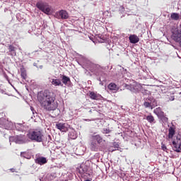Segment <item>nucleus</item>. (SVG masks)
Here are the masks:
<instances>
[{
    "label": "nucleus",
    "instance_id": "nucleus-1",
    "mask_svg": "<svg viewBox=\"0 0 181 181\" xmlns=\"http://www.w3.org/2000/svg\"><path fill=\"white\" fill-rule=\"evenodd\" d=\"M56 94L50 89L40 91L37 100L42 108L48 112L56 110L58 108V102L56 101Z\"/></svg>",
    "mask_w": 181,
    "mask_h": 181
},
{
    "label": "nucleus",
    "instance_id": "nucleus-2",
    "mask_svg": "<svg viewBox=\"0 0 181 181\" xmlns=\"http://www.w3.org/2000/svg\"><path fill=\"white\" fill-rule=\"evenodd\" d=\"M36 6L46 15H49L50 12H52V6H49L48 3H45V1H42V0L37 1Z\"/></svg>",
    "mask_w": 181,
    "mask_h": 181
},
{
    "label": "nucleus",
    "instance_id": "nucleus-3",
    "mask_svg": "<svg viewBox=\"0 0 181 181\" xmlns=\"http://www.w3.org/2000/svg\"><path fill=\"white\" fill-rule=\"evenodd\" d=\"M28 138L38 143H41L43 139V134L42 132L36 129L35 131H32L28 133Z\"/></svg>",
    "mask_w": 181,
    "mask_h": 181
},
{
    "label": "nucleus",
    "instance_id": "nucleus-4",
    "mask_svg": "<svg viewBox=\"0 0 181 181\" xmlns=\"http://www.w3.org/2000/svg\"><path fill=\"white\" fill-rule=\"evenodd\" d=\"M79 173L81 175V176H86V175L88 176H93V171L92 169H90L88 165L83 164L79 168Z\"/></svg>",
    "mask_w": 181,
    "mask_h": 181
},
{
    "label": "nucleus",
    "instance_id": "nucleus-5",
    "mask_svg": "<svg viewBox=\"0 0 181 181\" xmlns=\"http://www.w3.org/2000/svg\"><path fill=\"white\" fill-rule=\"evenodd\" d=\"M126 88L131 91L136 92L141 89L142 86L141 83H138L136 81L132 80V83L126 84Z\"/></svg>",
    "mask_w": 181,
    "mask_h": 181
},
{
    "label": "nucleus",
    "instance_id": "nucleus-6",
    "mask_svg": "<svg viewBox=\"0 0 181 181\" xmlns=\"http://www.w3.org/2000/svg\"><path fill=\"white\" fill-rule=\"evenodd\" d=\"M173 147L175 152H181V135H177L173 141Z\"/></svg>",
    "mask_w": 181,
    "mask_h": 181
},
{
    "label": "nucleus",
    "instance_id": "nucleus-7",
    "mask_svg": "<svg viewBox=\"0 0 181 181\" xmlns=\"http://www.w3.org/2000/svg\"><path fill=\"white\" fill-rule=\"evenodd\" d=\"M171 38L179 43L181 47V28L180 30L178 28L174 30L172 32Z\"/></svg>",
    "mask_w": 181,
    "mask_h": 181
},
{
    "label": "nucleus",
    "instance_id": "nucleus-8",
    "mask_svg": "<svg viewBox=\"0 0 181 181\" xmlns=\"http://www.w3.org/2000/svg\"><path fill=\"white\" fill-rule=\"evenodd\" d=\"M55 17L57 18L58 19H60V18H62V19H68L69 16L68 12H66V11L61 10L58 12V13H56Z\"/></svg>",
    "mask_w": 181,
    "mask_h": 181
},
{
    "label": "nucleus",
    "instance_id": "nucleus-9",
    "mask_svg": "<svg viewBox=\"0 0 181 181\" xmlns=\"http://www.w3.org/2000/svg\"><path fill=\"white\" fill-rule=\"evenodd\" d=\"M176 133V126L173 124V126H170V127L168 128V135L167 139H173L174 135Z\"/></svg>",
    "mask_w": 181,
    "mask_h": 181
},
{
    "label": "nucleus",
    "instance_id": "nucleus-10",
    "mask_svg": "<svg viewBox=\"0 0 181 181\" xmlns=\"http://www.w3.org/2000/svg\"><path fill=\"white\" fill-rule=\"evenodd\" d=\"M56 127L62 132H67L69 131V128L66 126V124H62V122L56 124Z\"/></svg>",
    "mask_w": 181,
    "mask_h": 181
},
{
    "label": "nucleus",
    "instance_id": "nucleus-11",
    "mask_svg": "<svg viewBox=\"0 0 181 181\" xmlns=\"http://www.w3.org/2000/svg\"><path fill=\"white\" fill-rule=\"evenodd\" d=\"M35 162L38 165H45L47 163V159L46 157H37L35 159Z\"/></svg>",
    "mask_w": 181,
    "mask_h": 181
},
{
    "label": "nucleus",
    "instance_id": "nucleus-12",
    "mask_svg": "<svg viewBox=\"0 0 181 181\" xmlns=\"http://www.w3.org/2000/svg\"><path fill=\"white\" fill-rule=\"evenodd\" d=\"M129 40H130V42L133 44H136V43H138V42H139V38L136 35H129Z\"/></svg>",
    "mask_w": 181,
    "mask_h": 181
},
{
    "label": "nucleus",
    "instance_id": "nucleus-13",
    "mask_svg": "<svg viewBox=\"0 0 181 181\" xmlns=\"http://www.w3.org/2000/svg\"><path fill=\"white\" fill-rule=\"evenodd\" d=\"M52 84L53 86H54L55 87H57V86H59L63 87V83H62L61 79H59V78H52Z\"/></svg>",
    "mask_w": 181,
    "mask_h": 181
},
{
    "label": "nucleus",
    "instance_id": "nucleus-14",
    "mask_svg": "<svg viewBox=\"0 0 181 181\" xmlns=\"http://www.w3.org/2000/svg\"><path fill=\"white\" fill-rule=\"evenodd\" d=\"M89 98L92 100H99L100 95H98L97 93H95V91H89Z\"/></svg>",
    "mask_w": 181,
    "mask_h": 181
},
{
    "label": "nucleus",
    "instance_id": "nucleus-15",
    "mask_svg": "<svg viewBox=\"0 0 181 181\" xmlns=\"http://www.w3.org/2000/svg\"><path fill=\"white\" fill-rule=\"evenodd\" d=\"M25 136L24 135H17L16 137V142L18 144L24 143Z\"/></svg>",
    "mask_w": 181,
    "mask_h": 181
},
{
    "label": "nucleus",
    "instance_id": "nucleus-16",
    "mask_svg": "<svg viewBox=\"0 0 181 181\" xmlns=\"http://www.w3.org/2000/svg\"><path fill=\"white\" fill-rule=\"evenodd\" d=\"M146 120L150 124H156V120L154 116L152 115V114H150L149 115L146 116Z\"/></svg>",
    "mask_w": 181,
    "mask_h": 181
},
{
    "label": "nucleus",
    "instance_id": "nucleus-17",
    "mask_svg": "<svg viewBox=\"0 0 181 181\" xmlns=\"http://www.w3.org/2000/svg\"><path fill=\"white\" fill-rule=\"evenodd\" d=\"M93 140H96L98 144L103 143V138L100 134L93 135L92 136Z\"/></svg>",
    "mask_w": 181,
    "mask_h": 181
},
{
    "label": "nucleus",
    "instance_id": "nucleus-18",
    "mask_svg": "<svg viewBox=\"0 0 181 181\" xmlns=\"http://www.w3.org/2000/svg\"><path fill=\"white\" fill-rule=\"evenodd\" d=\"M170 18L173 21H179V19H180V14L177 13H171Z\"/></svg>",
    "mask_w": 181,
    "mask_h": 181
},
{
    "label": "nucleus",
    "instance_id": "nucleus-19",
    "mask_svg": "<svg viewBox=\"0 0 181 181\" xmlns=\"http://www.w3.org/2000/svg\"><path fill=\"white\" fill-rule=\"evenodd\" d=\"M21 75L22 78H23V80H26L28 75H27V71H26L25 69H21Z\"/></svg>",
    "mask_w": 181,
    "mask_h": 181
},
{
    "label": "nucleus",
    "instance_id": "nucleus-20",
    "mask_svg": "<svg viewBox=\"0 0 181 181\" xmlns=\"http://www.w3.org/2000/svg\"><path fill=\"white\" fill-rule=\"evenodd\" d=\"M8 51L9 52H13V54H16V47H14V45H12L11 44L8 45Z\"/></svg>",
    "mask_w": 181,
    "mask_h": 181
},
{
    "label": "nucleus",
    "instance_id": "nucleus-21",
    "mask_svg": "<svg viewBox=\"0 0 181 181\" xmlns=\"http://www.w3.org/2000/svg\"><path fill=\"white\" fill-rule=\"evenodd\" d=\"M62 82L64 84L66 85L69 82H71L70 78L69 76H66V75H63Z\"/></svg>",
    "mask_w": 181,
    "mask_h": 181
},
{
    "label": "nucleus",
    "instance_id": "nucleus-22",
    "mask_svg": "<svg viewBox=\"0 0 181 181\" xmlns=\"http://www.w3.org/2000/svg\"><path fill=\"white\" fill-rule=\"evenodd\" d=\"M110 90H117V86L115 83H110L108 86Z\"/></svg>",
    "mask_w": 181,
    "mask_h": 181
},
{
    "label": "nucleus",
    "instance_id": "nucleus-23",
    "mask_svg": "<svg viewBox=\"0 0 181 181\" xmlns=\"http://www.w3.org/2000/svg\"><path fill=\"white\" fill-rule=\"evenodd\" d=\"M160 119L163 122H168V117H167L164 113L160 114Z\"/></svg>",
    "mask_w": 181,
    "mask_h": 181
},
{
    "label": "nucleus",
    "instance_id": "nucleus-24",
    "mask_svg": "<svg viewBox=\"0 0 181 181\" xmlns=\"http://www.w3.org/2000/svg\"><path fill=\"white\" fill-rule=\"evenodd\" d=\"M91 151H97V142L92 141L90 144Z\"/></svg>",
    "mask_w": 181,
    "mask_h": 181
},
{
    "label": "nucleus",
    "instance_id": "nucleus-25",
    "mask_svg": "<svg viewBox=\"0 0 181 181\" xmlns=\"http://www.w3.org/2000/svg\"><path fill=\"white\" fill-rule=\"evenodd\" d=\"M144 106L146 108H151V102L145 101L144 103Z\"/></svg>",
    "mask_w": 181,
    "mask_h": 181
},
{
    "label": "nucleus",
    "instance_id": "nucleus-26",
    "mask_svg": "<svg viewBox=\"0 0 181 181\" xmlns=\"http://www.w3.org/2000/svg\"><path fill=\"white\" fill-rule=\"evenodd\" d=\"M110 132H111V130L110 129V128H103V134H109V133Z\"/></svg>",
    "mask_w": 181,
    "mask_h": 181
},
{
    "label": "nucleus",
    "instance_id": "nucleus-27",
    "mask_svg": "<svg viewBox=\"0 0 181 181\" xmlns=\"http://www.w3.org/2000/svg\"><path fill=\"white\" fill-rule=\"evenodd\" d=\"M161 148H162V150L163 151L167 150V147L164 144H162Z\"/></svg>",
    "mask_w": 181,
    "mask_h": 181
},
{
    "label": "nucleus",
    "instance_id": "nucleus-28",
    "mask_svg": "<svg viewBox=\"0 0 181 181\" xmlns=\"http://www.w3.org/2000/svg\"><path fill=\"white\" fill-rule=\"evenodd\" d=\"M25 153H26L25 152H21V156L22 157H25Z\"/></svg>",
    "mask_w": 181,
    "mask_h": 181
},
{
    "label": "nucleus",
    "instance_id": "nucleus-29",
    "mask_svg": "<svg viewBox=\"0 0 181 181\" xmlns=\"http://www.w3.org/2000/svg\"><path fill=\"white\" fill-rule=\"evenodd\" d=\"M170 100H171V101H173V100H175V96H171V98H170Z\"/></svg>",
    "mask_w": 181,
    "mask_h": 181
},
{
    "label": "nucleus",
    "instance_id": "nucleus-30",
    "mask_svg": "<svg viewBox=\"0 0 181 181\" xmlns=\"http://www.w3.org/2000/svg\"><path fill=\"white\" fill-rule=\"evenodd\" d=\"M96 68H100V65H96Z\"/></svg>",
    "mask_w": 181,
    "mask_h": 181
},
{
    "label": "nucleus",
    "instance_id": "nucleus-31",
    "mask_svg": "<svg viewBox=\"0 0 181 181\" xmlns=\"http://www.w3.org/2000/svg\"><path fill=\"white\" fill-rule=\"evenodd\" d=\"M11 171L14 172V168H12Z\"/></svg>",
    "mask_w": 181,
    "mask_h": 181
},
{
    "label": "nucleus",
    "instance_id": "nucleus-32",
    "mask_svg": "<svg viewBox=\"0 0 181 181\" xmlns=\"http://www.w3.org/2000/svg\"><path fill=\"white\" fill-rule=\"evenodd\" d=\"M84 181H91V180H90L89 179H87L86 180H84Z\"/></svg>",
    "mask_w": 181,
    "mask_h": 181
},
{
    "label": "nucleus",
    "instance_id": "nucleus-33",
    "mask_svg": "<svg viewBox=\"0 0 181 181\" xmlns=\"http://www.w3.org/2000/svg\"><path fill=\"white\" fill-rule=\"evenodd\" d=\"M30 108H31V110H33V107H31Z\"/></svg>",
    "mask_w": 181,
    "mask_h": 181
}]
</instances>
